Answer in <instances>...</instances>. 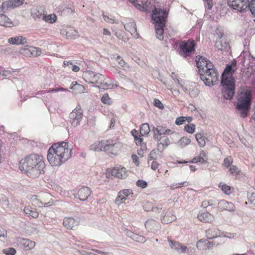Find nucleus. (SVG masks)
<instances>
[{
  "label": "nucleus",
  "mask_w": 255,
  "mask_h": 255,
  "mask_svg": "<svg viewBox=\"0 0 255 255\" xmlns=\"http://www.w3.org/2000/svg\"><path fill=\"white\" fill-rule=\"evenodd\" d=\"M104 139L101 141H97L90 146V149L94 151H104Z\"/></svg>",
  "instance_id": "nucleus-31"
},
{
  "label": "nucleus",
  "mask_w": 255,
  "mask_h": 255,
  "mask_svg": "<svg viewBox=\"0 0 255 255\" xmlns=\"http://www.w3.org/2000/svg\"><path fill=\"white\" fill-rule=\"evenodd\" d=\"M228 169L230 174L232 175L235 176H238L240 172V171L239 170L238 168L234 165H232L231 167L228 168Z\"/></svg>",
  "instance_id": "nucleus-51"
},
{
  "label": "nucleus",
  "mask_w": 255,
  "mask_h": 255,
  "mask_svg": "<svg viewBox=\"0 0 255 255\" xmlns=\"http://www.w3.org/2000/svg\"><path fill=\"white\" fill-rule=\"evenodd\" d=\"M153 132L154 138H158L162 134L170 135L173 133L172 130L166 129L163 126H157L156 128H153Z\"/></svg>",
  "instance_id": "nucleus-18"
},
{
  "label": "nucleus",
  "mask_w": 255,
  "mask_h": 255,
  "mask_svg": "<svg viewBox=\"0 0 255 255\" xmlns=\"http://www.w3.org/2000/svg\"><path fill=\"white\" fill-rule=\"evenodd\" d=\"M132 193L129 189H124L118 193V195L115 199V203L120 205L125 202L128 196Z\"/></svg>",
  "instance_id": "nucleus-17"
},
{
  "label": "nucleus",
  "mask_w": 255,
  "mask_h": 255,
  "mask_svg": "<svg viewBox=\"0 0 255 255\" xmlns=\"http://www.w3.org/2000/svg\"><path fill=\"white\" fill-rule=\"evenodd\" d=\"M198 219L201 222L204 223L213 222L214 220V216L211 214L207 212H202L198 214Z\"/></svg>",
  "instance_id": "nucleus-23"
},
{
  "label": "nucleus",
  "mask_w": 255,
  "mask_h": 255,
  "mask_svg": "<svg viewBox=\"0 0 255 255\" xmlns=\"http://www.w3.org/2000/svg\"><path fill=\"white\" fill-rule=\"evenodd\" d=\"M195 125L192 124H187L184 127V130L189 133H193L195 131Z\"/></svg>",
  "instance_id": "nucleus-52"
},
{
  "label": "nucleus",
  "mask_w": 255,
  "mask_h": 255,
  "mask_svg": "<svg viewBox=\"0 0 255 255\" xmlns=\"http://www.w3.org/2000/svg\"><path fill=\"white\" fill-rule=\"evenodd\" d=\"M196 43L193 39L181 41L179 45L178 52L183 57L191 56L195 51Z\"/></svg>",
  "instance_id": "nucleus-5"
},
{
  "label": "nucleus",
  "mask_w": 255,
  "mask_h": 255,
  "mask_svg": "<svg viewBox=\"0 0 255 255\" xmlns=\"http://www.w3.org/2000/svg\"><path fill=\"white\" fill-rule=\"evenodd\" d=\"M229 6L239 12L245 11L249 6V0H228Z\"/></svg>",
  "instance_id": "nucleus-9"
},
{
  "label": "nucleus",
  "mask_w": 255,
  "mask_h": 255,
  "mask_svg": "<svg viewBox=\"0 0 255 255\" xmlns=\"http://www.w3.org/2000/svg\"><path fill=\"white\" fill-rule=\"evenodd\" d=\"M154 139L158 141L159 144H161L163 146H166L170 143L169 139L165 136H159L158 138Z\"/></svg>",
  "instance_id": "nucleus-48"
},
{
  "label": "nucleus",
  "mask_w": 255,
  "mask_h": 255,
  "mask_svg": "<svg viewBox=\"0 0 255 255\" xmlns=\"http://www.w3.org/2000/svg\"><path fill=\"white\" fill-rule=\"evenodd\" d=\"M249 202L253 206H255V193H252L249 196Z\"/></svg>",
  "instance_id": "nucleus-64"
},
{
  "label": "nucleus",
  "mask_w": 255,
  "mask_h": 255,
  "mask_svg": "<svg viewBox=\"0 0 255 255\" xmlns=\"http://www.w3.org/2000/svg\"><path fill=\"white\" fill-rule=\"evenodd\" d=\"M60 33L67 39H75L78 32L72 27L62 26L60 29Z\"/></svg>",
  "instance_id": "nucleus-13"
},
{
  "label": "nucleus",
  "mask_w": 255,
  "mask_h": 255,
  "mask_svg": "<svg viewBox=\"0 0 255 255\" xmlns=\"http://www.w3.org/2000/svg\"><path fill=\"white\" fill-rule=\"evenodd\" d=\"M70 89L75 94L83 93L86 91L85 87L83 85L77 83V82H72Z\"/></svg>",
  "instance_id": "nucleus-32"
},
{
  "label": "nucleus",
  "mask_w": 255,
  "mask_h": 255,
  "mask_svg": "<svg viewBox=\"0 0 255 255\" xmlns=\"http://www.w3.org/2000/svg\"><path fill=\"white\" fill-rule=\"evenodd\" d=\"M32 205L35 207L41 208L42 207V204L39 198V195H31L28 197Z\"/></svg>",
  "instance_id": "nucleus-36"
},
{
  "label": "nucleus",
  "mask_w": 255,
  "mask_h": 255,
  "mask_svg": "<svg viewBox=\"0 0 255 255\" xmlns=\"http://www.w3.org/2000/svg\"><path fill=\"white\" fill-rule=\"evenodd\" d=\"M186 120V117H180L176 118L175 120V124L177 125H181L183 124Z\"/></svg>",
  "instance_id": "nucleus-62"
},
{
  "label": "nucleus",
  "mask_w": 255,
  "mask_h": 255,
  "mask_svg": "<svg viewBox=\"0 0 255 255\" xmlns=\"http://www.w3.org/2000/svg\"><path fill=\"white\" fill-rule=\"evenodd\" d=\"M125 29L128 31L132 35L135 36L137 34L136 24L133 22H129L124 25Z\"/></svg>",
  "instance_id": "nucleus-35"
},
{
  "label": "nucleus",
  "mask_w": 255,
  "mask_h": 255,
  "mask_svg": "<svg viewBox=\"0 0 255 255\" xmlns=\"http://www.w3.org/2000/svg\"><path fill=\"white\" fill-rule=\"evenodd\" d=\"M30 55L36 56L39 55L40 51L36 47L30 46Z\"/></svg>",
  "instance_id": "nucleus-58"
},
{
  "label": "nucleus",
  "mask_w": 255,
  "mask_h": 255,
  "mask_svg": "<svg viewBox=\"0 0 255 255\" xmlns=\"http://www.w3.org/2000/svg\"><path fill=\"white\" fill-rule=\"evenodd\" d=\"M20 247L24 251H29L36 246V243L28 239H21L19 241Z\"/></svg>",
  "instance_id": "nucleus-14"
},
{
  "label": "nucleus",
  "mask_w": 255,
  "mask_h": 255,
  "mask_svg": "<svg viewBox=\"0 0 255 255\" xmlns=\"http://www.w3.org/2000/svg\"><path fill=\"white\" fill-rule=\"evenodd\" d=\"M201 79L209 86H213L219 82V74L214 65L206 58L200 56L196 59Z\"/></svg>",
  "instance_id": "nucleus-2"
},
{
  "label": "nucleus",
  "mask_w": 255,
  "mask_h": 255,
  "mask_svg": "<svg viewBox=\"0 0 255 255\" xmlns=\"http://www.w3.org/2000/svg\"><path fill=\"white\" fill-rule=\"evenodd\" d=\"M42 207H46L50 206L53 203V199L51 194L48 193H43L39 195Z\"/></svg>",
  "instance_id": "nucleus-21"
},
{
  "label": "nucleus",
  "mask_w": 255,
  "mask_h": 255,
  "mask_svg": "<svg viewBox=\"0 0 255 255\" xmlns=\"http://www.w3.org/2000/svg\"><path fill=\"white\" fill-rule=\"evenodd\" d=\"M104 151L109 155H117L121 151L122 144L113 139H104Z\"/></svg>",
  "instance_id": "nucleus-7"
},
{
  "label": "nucleus",
  "mask_w": 255,
  "mask_h": 255,
  "mask_svg": "<svg viewBox=\"0 0 255 255\" xmlns=\"http://www.w3.org/2000/svg\"><path fill=\"white\" fill-rule=\"evenodd\" d=\"M214 205V202L213 200H205L202 202L201 207L202 208L206 209L209 206H212Z\"/></svg>",
  "instance_id": "nucleus-55"
},
{
  "label": "nucleus",
  "mask_w": 255,
  "mask_h": 255,
  "mask_svg": "<svg viewBox=\"0 0 255 255\" xmlns=\"http://www.w3.org/2000/svg\"><path fill=\"white\" fill-rule=\"evenodd\" d=\"M47 159L52 166H59L64 163L62 158L51 146L48 150Z\"/></svg>",
  "instance_id": "nucleus-8"
},
{
  "label": "nucleus",
  "mask_w": 255,
  "mask_h": 255,
  "mask_svg": "<svg viewBox=\"0 0 255 255\" xmlns=\"http://www.w3.org/2000/svg\"><path fill=\"white\" fill-rule=\"evenodd\" d=\"M219 231L215 228H211L206 231V236L208 239H213L220 236Z\"/></svg>",
  "instance_id": "nucleus-38"
},
{
  "label": "nucleus",
  "mask_w": 255,
  "mask_h": 255,
  "mask_svg": "<svg viewBox=\"0 0 255 255\" xmlns=\"http://www.w3.org/2000/svg\"><path fill=\"white\" fill-rule=\"evenodd\" d=\"M101 101L105 104H107L108 105H110L112 104V101L111 99L110 98L108 94L105 93L104 94L102 98Z\"/></svg>",
  "instance_id": "nucleus-54"
},
{
  "label": "nucleus",
  "mask_w": 255,
  "mask_h": 255,
  "mask_svg": "<svg viewBox=\"0 0 255 255\" xmlns=\"http://www.w3.org/2000/svg\"><path fill=\"white\" fill-rule=\"evenodd\" d=\"M92 191L88 187H82L80 188L77 193L79 199L80 200L85 201L91 195Z\"/></svg>",
  "instance_id": "nucleus-22"
},
{
  "label": "nucleus",
  "mask_w": 255,
  "mask_h": 255,
  "mask_svg": "<svg viewBox=\"0 0 255 255\" xmlns=\"http://www.w3.org/2000/svg\"><path fill=\"white\" fill-rule=\"evenodd\" d=\"M150 130L149 126L147 123L142 124L140 127V134L142 136L148 134Z\"/></svg>",
  "instance_id": "nucleus-47"
},
{
  "label": "nucleus",
  "mask_w": 255,
  "mask_h": 255,
  "mask_svg": "<svg viewBox=\"0 0 255 255\" xmlns=\"http://www.w3.org/2000/svg\"><path fill=\"white\" fill-rule=\"evenodd\" d=\"M252 99L251 90L249 87L240 88L237 93L235 107L240 117L245 118L249 116Z\"/></svg>",
  "instance_id": "nucleus-3"
},
{
  "label": "nucleus",
  "mask_w": 255,
  "mask_h": 255,
  "mask_svg": "<svg viewBox=\"0 0 255 255\" xmlns=\"http://www.w3.org/2000/svg\"><path fill=\"white\" fill-rule=\"evenodd\" d=\"M154 6L150 1L145 0L140 10L147 12H150L154 9Z\"/></svg>",
  "instance_id": "nucleus-45"
},
{
  "label": "nucleus",
  "mask_w": 255,
  "mask_h": 255,
  "mask_svg": "<svg viewBox=\"0 0 255 255\" xmlns=\"http://www.w3.org/2000/svg\"><path fill=\"white\" fill-rule=\"evenodd\" d=\"M57 19L56 15L54 13L48 15L44 14L43 17V20L44 21L51 24L55 23Z\"/></svg>",
  "instance_id": "nucleus-44"
},
{
  "label": "nucleus",
  "mask_w": 255,
  "mask_h": 255,
  "mask_svg": "<svg viewBox=\"0 0 255 255\" xmlns=\"http://www.w3.org/2000/svg\"><path fill=\"white\" fill-rule=\"evenodd\" d=\"M136 185L138 187L144 189L147 186V183L142 180H138L136 182Z\"/></svg>",
  "instance_id": "nucleus-59"
},
{
  "label": "nucleus",
  "mask_w": 255,
  "mask_h": 255,
  "mask_svg": "<svg viewBox=\"0 0 255 255\" xmlns=\"http://www.w3.org/2000/svg\"><path fill=\"white\" fill-rule=\"evenodd\" d=\"M197 248L200 250H207L208 247H207V240L201 239L198 241L197 243Z\"/></svg>",
  "instance_id": "nucleus-50"
},
{
  "label": "nucleus",
  "mask_w": 255,
  "mask_h": 255,
  "mask_svg": "<svg viewBox=\"0 0 255 255\" xmlns=\"http://www.w3.org/2000/svg\"><path fill=\"white\" fill-rule=\"evenodd\" d=\"M151 168L153 170H157V172L160 174L166 175L168 172L167 166L165 164L160 165L156 160H153L151 164Z\"/></svg>",
  "instance_id": "nucleus-19"
},
{
  "label": "nucleus",
  "mask_w": 255,
  "mask_h": 255,
  "mask_svg": "<svg viewBox=\"0 0 255 255\" xmlns=\"http://www.w3.org/2000/svg\"><path fill=\"white\" fill-rule=\"evenodd\" d=\"M24 2V0H9L7 1L2 2V6L3 8H8L9 7H17L22 5Z\"/></svg>",
  "instance_id": "nucleus-26"
},
{
  "label": "nucleus",
  "mask_w": 255,
  "mask_h": 255,
  "mask_svg": "<svg viewBox=\"0 0 255 255\" xmlns=\"http://www.w3.org/2000/svg\"><path fill=\"white\" fill-rule=\"evenodd\" d=\"M79 225V222L72 217H65L63 221V225L68 230H75Z\"/></svg>",
  "instance_id": "nucleus-15"
},
{
  "label": "nucleus",
  "mask_w": 255,
  "mask_h": 255,
  "mask_svg": "<svg viewBox=\"0 0 255 255\" xmlns=\"http://www.w3.org/2000/svg\"><path fill=\"white\" fill-rule=\"evenodd\" d=\"M83 118V110L80 107H76L69 115L70 122L74 126H77Z\"/></svg>",
  "instance_id": "nucleus-11"
},
{
  "label": "nucleus",
  "mask_w": 255,
  "mask_h": 255,
  "mask_svg": "<svg viewBox=\"0 0 255 255\" xmlns=\"http://www.w3.org/2000/svg\"><path fill=\"white\" fill-rule=\"evenodd\" d=\"M235 85L224 87V89L223 91V95L224 97L227 100L232 99L235 94Z\"/></svg>",
  "instance_id": "nucleus-28"
},
{
  "label": "nucleus",
  "mask_w": 255,
  "mask_h": 255,
  "mask_svg": "<svg viewBox=\"0 0 255 255\" xmlns=\"http://www.w3.org/2000/svg\"><path fill=\"white\" fill-rule=\"evenodd\" d=\"M168 241L169 243V246L171 249L176 250L180 253H185L187 249V247L186 246H183L179 242L171 240L169 238H168Z\"/></svg>",
  "instance_id": "nucleus-24"
},
{
  "label": "nucleus",
  "mask_w": 255,
  "mask_h": 255,
  "mask_svg": "<svg viewBox=\"0 0 255 255\" xmlns=\"http://www.w3.org/2000/svg\"><path fill=\"white\" fill-rule=\"evenodd\" d=\"M56 150L57 153L62 158L64 161L68 160L71 156L72 149L67 142L62 141L55 143L51 146Z\"/></svg>",
  "instance_id": "nucleus-6"
},
{
  "label": "nucleus",
  "mask_w": 255,
  "mask_h": 255,
  "mask_svg": "<svg viewBox=\"0 0 255 255\" xmlns=\"http://www.w3.org/2000/svg\"><path fill=\"white\" fill-rule=\"evenodd\" d=\"M237 62L236 61H234L231 65H228L225 68L223 74L224 76L230 75H233V73L235 71L236 69Z\"/></svg>",
  "instance_id": "nucleus-37"
},
{
  "label": "nucleus",
  "mask_w": 255,
  "mask_h": 255,
  "mask_svg": "<svg viewBox=\"0 0 255 255\" xmlns=\"http://www.w3.org/2000/svg\"><path fill=\"white\" fill-rule=\"evenodd\" d=\"M176 219V217L171 212H168L163 217L161 222L164 224H168L172 222Z\"/></svg>",
  "instance_id": "nucleus-40"
},
{
  "label": "nucleus",
  "mask_w": 255,
  "mask_h": 255,
  "mask_svg": "<svg viewBox=\"0 0 255 255\" xmlns=\"http://www.w3.org/2000/svg\"><path fill=\"white\" fill-rule=\"evenodd\" d=\"M248 7L252 14L255 16V0H252L250 3H249Z\"/></svg>",
  "instance_id": "nucleus-60"
},
{
  "label": "nucleus",
  "mask_w": 255,
  "mask_h": 255,
  "mask_svg": "<svg viewBox=\"0 0 255 255\" xmlns=\"http://www.w3.org/2000/svg\"><path fill=\"white\" fill-rule=\"evenodd\" d=\"M221 83L224 87L232 86L235 85V82L233 75H228L224 76L222 74Z\"/></svg>",
  "instance_id": "nucleus-30"
},
{
  "label": "nucleus",
  "mask_w": 255,
  "mask_h": 255,
  "mask_svg": "<svg viewBox=\"0 0 255 255\" xmlns=\"http://www.w3.org/2000/svg\"><path fill=\"white\" fill-rule=\"evenodd\" d=\"M117 170L116 167L108 168L106 171V176L108 178L113 179L117 177Z\"/></svg>",
  "instance_id": "nucleus-46"
},
{
  "label": "nucleus",
  "mask_w": 255,
  "mask_h": 255,
  "mask_svg": "<svg viewBox=\"0 0 255 255\" xmlns=\"http://www.w3.org/2000/svg\"><path fill=\"white\" fill-rule=\"evenodd\" d=\"M117 170V178L120 179L126 178L128 176V173L124 167H116Z\"/></svg>",
  "instance_id": "nucleus-42"
},
{
  "label": "nucleus",
  "mask_w": 255,
  "mask_h": 255,
  "mask_svg": "<svg viewBox=\"0 0 255 255\" xmlns=\"http://www.w3.org/2000/svg\"><path fill=\"white\" fill-rule=\"evenodd\" d=\"M196 139L200 147H204L206 145L205 137L201 132L197 133L195 134Z\"/></svg>",
  "instance_id": "nucleus-43"
},
{
  "label": "nucleus",
  "mask_w": 255,
  "mask_h": 255,
  "mask_svg": "<svg viewBox=\"0 0 255 255\" xmlns=\"http://www.w3.org/2000/svg\"><path fill=\"white\" fill-rule=\"evenodd\" d=\"M31 13L32 17L35 19L37 18H42L43 19V17L44 15L42 11L40 10L38 7L32 8L31 9Z\"/></svg>",
  "instance_id": "nucleus-41"
},
{
  "label": "nucleus",
  "mask_w": 255,
  "mask_h": 255,
  "mask_svg": "<svg viewBox=\"0 0 255 255\" xmlns=\"http://www.w3.org/2000/svg\"><path fill=\"white\" fill-rule=\"evenodd\" d=\"M208 160V156L205 152V151L203 150H201L200 154L198 156H197L193 158L191 161H189V162L191 163H200L201 164H206L207 163ZM177 162L179 164L186 163H188V161H177Z\"/></svg>",
  "instance_id": "nucleus-12"
},
{
  "label": "nucleus",
  "mask_w": 255,
  "mask_h": 255,
  "mask_svg": "<svg viewBox=\"0 0 255 255\" xmlns=\"http://www.w3.org/2000/svg\"><path fill=\"white\" fill-rule=\"evenodd\" d=\"M166 17L167 13L164 10L154 6L151 17L155 24H159L161 22L165 23Z\"/></svg>",
  "instance_id": "nucleus-10"
},
{
  "label": "nucleus",
  "mask_w": 255,
  "mask_h": 255,
  "mask_svg": "<svg viewBox=\"0 0 255 255\" xmlns=\"http://www.w3.org/2000/svg\"><path fill=\"white\" fill-rule=\"evenodd\" d=\"M23 212L29 217L36 219L39 216V213L36 209H33L30 205L25 206L23 209Z\"/></svg>",
  "instance_id": "nucleus-27"
},
{
  "label": "nucleus",
  "mask_w": 255,
  "mask_h": 255,
  "mask_svg": "<svg viewBox=\"0 0 255 255\" xmlns=\"http://www.w3.org/2000/svg\"><path fill=\"white\" fill-rule=\"evenodd\" d=\"M8 42L13 45H23L27 42L26 39L24 37L22 36H16L15 37H11L8 39Z\"/></svg>",
  "instance_id": "nucleus-29"
},
{
  "label": "nucleus",
  "mask_w": 255,
  "mask_h": 255,
  "mask_svg": "<svg viewBox=\"0 0 255 255\" xmlns=\"http://www.w3.org/2000/svg\"><path fill=\"white\" fill-rule=\"evenodd\" d=\"M165 26V23H160L155 24V32L156 37L159 40L163 39V27Z\"/></svg>",
  "instance_id": "nucleus-33"
},
{
  "label": "nucleus",
  "mask_w": 255,
  "mask_h": 255,
  "mask_svg": "<svg viewBox=\"0 0 255 255\" xmlns=\"http://www.w3.org/2000/svg\"><path fill=\"white\" fill-rule=\"evenodd\" d=\"M2 252L6 255H15L16 251L13 248H8L3 249Z\"/></svg>",
  "instance_id": "nucleus-56"
},
{
  "label": "nucleus",
  "mask_w": 255,
  "mask_h": 255,
  "mask_svg": "<svg viewBox=\"0 0 255 255\" xmlns=\"http://www.w3.org/2000/svg\"><path fill=\"white\" fill-rule=\"evenodd\" d=\"M45 167L43 157L36 153L26 155L19 162V169L32 178H37L43 174Z\"/></svg>",
  "instance_id": "nucleus-1"
},
{
  "label": "nucleus",
  "mask_w": 255,
  "mask_h": 255,
  "mask_svg": "<svg viewBox=\"0 0 255 255\" xmlns=\"http://www.w3.org/2000/svg\"><path fill=\"white\" fill-rule=\"evenodd\" d=\"M179 142L182 146H185L190 143L191 140L187 137H183L180 139Z\"/></svg>",
  "instance_id": "nucleus-57"
},
{
  "label": "nucleus",
  "mask_w": 255,
  "mask_h": 255,
  "mask_svg": "<svg viewBox=\"0 0 255 255\" xmlns=\"http://www.w3.org/2000/svg\"><path fill=\"white\" fill-rule=\"evenodd\" d=\"M20 53L22 54L25 55L27 56H30V46L24 48L20 50Z\"/></svg>",
  "instance_id": "nucleus-63"
},
{
  "label": "nucleus",
  "mask_w": 255,
  "mask_h": 255,
  "mask_svg": "<svg viewBox=\"0 0 255 255\" xmlns=\"http://www.w3.org/2000/svg\"><path fill=\"white\" fill-rule=\"evenodd\" d=\"M145 227L148 232H155L158 230L159 224L153 219H149L146 221Z\"/></svg>",
  "instance_id": "nucleus-25"
},
{
  "label": "nucleus",
  "mask_w": 255,
  "mask_h": 255,
  "mask_svg": "<svg viewBox=\"0 0 255 255\" xmlns=\"http://www.w3.org/2000/svg\"><path fill=\"white\" fill-rule=\"evenodd\" d=\"M127 234L128 237L135 242L143 243L146 241L145 238L142 236L139 235L131 232H128Z\"/></svg>",
  "instance_id": "nucleus-34"
},
{
  "label": "nucleus",
  "mask_w": 255,
  "mask_h": 255,
  "mask_svg": "<svg viewBox=\"0 0 255 255\" xmlns=\"http://www.w3.org/2000/svg\"><path fill=\"white\" fill-rule=\"evenodd\" d=\"M137 9L140 10L145 0H129Z\"/></svg>",
  "instance_id": "nucleus-53"
},
{
  "label": "nucleus",
  "mask_w": 255,
  "mask_h": 255,
  "mask_svg": "<svg viewBox=\"0 0 255 255\" xmlns=\"http://www.w3.org/2000/svg\"><path fill=\"white\" fill-rule=\"evenodd\" d=\"M219 187L225 194L227 195L231 194L234 191V188L227 185L224 182L220 183L219 184Z\"/></svg>",
  "instance_id": "nucleus-39"
},
{
  "label": "nucleus",
  "mask_w": 255,
  "mask_h": 255,
  "mask_svg": "<svg viewBox=\"0 0 255 255\" xmlns=\"http://www.w3.org/2000/svg\"><path fill=\"white\" fill-rule=\"evenodd\" d=\"M83 76L87 82L94 84L96 87L105 90L112 88V85L106 81L103 75L92 71H87L84 72Z\"/></svg>",
  "instance_id": "nucleus-4"
},
{
  "label": "nucleus",
  "mask_w": 255,
  "mask_h": 255,
  "mask_svg": "<svg viewBox=\"0 0 255 255\" xmlns=\"http://www.w3.org/2000/svg\"><path fill=\"white\" fill-rule=\"evenodd\" d=\"M233 158L231 156H227L225 158L223 161V165L226 168H229L233 165Z\"/></svg>",
  "instance_id": "nucleus-49"
},
{
  "label": "nucleus",
  "mask_w": 255,
  "mask_h": 255,
  "mask_svg": "<svg viewBox=\"0 0 255 255\" xmlns=\"http://www.w3.org/2000/svg\"><path fill=\"white\" fill-rule=\"evenodd\" d=\"M116 61L119 64L118 67L120 68L124 67V66L126 65V62L120 56H118L117 57Z\"/></svg>",
  "instance_id": "nucleus-61"
},
{
  "label": "nucleus",
  "mask_w": 255,
  "mask_h": 255,
  "mask_svg": "<svg viewBox=\"0 0 255 255\" xmlns=\"http://www.w3.org/2000/svg\"><path fill=\"white\" fill-rule=\"evenodd\" d=\"M218 208L222 211L229 212L234 211L236 209L235 205L231 202H228L225 200H221L218 204Z\"/></svg>",
  "instance_id": "nucleus-16"
},
{
  "label": "nucleus",
  "mask_w": 255,
  "mask_h": 255,
  "mask_svg": "<svg viewBox=\"0 0 255 255\" xmlns=\"http://www.w3.org/2000/svg\"><path fill=\"white\" fill-rule=\"evenodd\" d=\"M2 11L0 13V25L10 27L13 26V22L5 15L4 14L3 10L5 8H3L1 6Z\"/></svg>",
  "instance_id": "nucleus-20"
}]
</instances>
